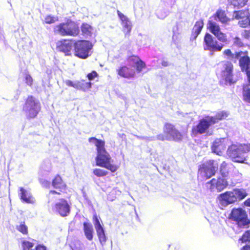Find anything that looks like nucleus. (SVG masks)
Instances as JSON below:
<instances>
[{
    "instance_id": "obj_28",
    "label": "nucleus",
    "mask_w": 250,
    "mask_h": 250,
    "mask_svg": "<svg viewBox=\"0 0 250 250\" xmlns=\"http://www.w3.org/2000/svg\"><path fill=\"white\" fill-rule=\"evenodd\" d=\"M248 0H229V3L230 6H233L234 8L237 9L240 8L244 6Z\"/></svg>"
},
{
    "instance_id": "obj_4",
    "label": "nucleus",
    "mask_w": 250,
    "mask_h": 250,
    "mask_svg": "<svg viewBox=\"0 0 250 250\" xmlns=\"http://www.w3.org/2000/svg\"><path fill=\"white\" fill-rule=\"evenodd\" d=\"M54 31L62 36H76L80 32L78 25L71 20H67L66 22L56 26Z\"/></svg>"
},
{
    "instance_id": "obj_35",
    "label": "nucleus",
    "mask_w": 250,
    "mask_h": 250,
    "mask_svg": "<svg viewBox=\"0 0 250 250\" xmlns=\"http://www.w3.org/2000/svg\"><path fill=\"white\" fill-rule=\"evenodd\" d=\"M243 95L244 100L250 103V88L245 87L243 88Z\"/></svg>"
},
{
    "instance_id": "obj_8",
    "label": "nucleus",
    "mask_w": 250,
    "mask_h": 250,
    "mask_svg": "<svg viewBox=\"0 0 250 250\" xmlns=\"http://www.w3.org/2000/svg\"><path fill=\"white\" fill-rule=\"evenodd\" d=\"M230 215L231 218L237 222L239 227H244L250 222L246 212L242 208L233 209Z\"/></svg>"
},
{
    "instance_id": "obj_53",
    "label": "nucleus",
    "mask_w": 250,
    "mask_h": 250,
    "mask_svg": "<svg viewBox=\"0 0 250 250\" xmlns=\"http://www.w3.org/2000/svg\"><path fill=\"white\" fill-rule=\"evenodd\" d=\"M54 194H59L60 193L59 192L56 191L55 190H51L49 194V197H51L52 195H54Z\"/></svg>"
},
{
    "instance_id": "obj_11",
    "label": "nucleus",
    "mask_w": 250,
    "mask_h": 250,
    "mask_svg": "<svg viewBox=\"0 0 250 250\" xmlns=\"http://www.w3.org/2000/svg\"><path fill=\"white\" fill-rule=\"evenodd\" d=\"M166 140L178 141L181 139V133L170 124H166L164 128Z\"/></svg>"
},
{
    "instance_id": "obj_32",
    "label": "nucleus",
    "mask_w": 250,
    "mask_h": 250,
    "mask_svg": "<svg viewBox=\"0 0 250 250\" xmlns=\"http://www.w3.org/2000/svg\"><path fill=\"white\" fill-rule=\"evenodd\" d=\"M81 30L84 36H89L91 32L92 27L87 23H83L81 26Z\"/></svg>"
},
{
    "instance_id": "obj_21",
    "label": "nucleus",
    "mask_w": 250,
    "mask_h": 250,
    "mask_svg": "<svg viewBox=\"0 0 250 250\" xmlns=\"http://www.w3.org/2000/svg\"><path fill=\"white\" fill-rule=\"evenodd\" d=\"M83 231L86 238L89 241H92L93 238L94 229L92 224L88 222H84Z\"/></svg>"
},
{
    "instance_id": "obj_43",
    "label": "nucleus",
    "mask_w": 250,
    "mask_h": 250,
    "mask_svg": "<svg viewBox=\"0 0 250 250\" xmlns=\"http://www.w3.org/2000/svg\"><path fill=\"white\" fill-rule=\"evenodd\" d=\"M82 86L83 87V88H81L82 90H83L84 91H86L87 89H89L91 88V83L90 82H81Z\"/></svg>"
},
{
    "instance_id": "obj_50",
    "label": "nucleus",
    "mask_w": 250,
    "mask_h": 250,
    "mask_svg": "<svg viewBox=\"0 0 250 250\" xmlns=\"http://www.w3.org/2000/svg\"><path fill=\"white\" fill-rule=\"evenodd\" d=\"M137 138L139 139H141L143 140H145L148 141H151L154 140L153 137H142V136H137Z\"/></svg>"
},
{
    "instance_id": "obj_1",
    "label": "nucleus",
    "mask_w": 250,
    "mask_h": 250,
    "mask_svg": "<svg viewBox=\"0 0 250 250\" xmlns=\"http://www.w3.org/2000/svg\"><path fill=\"white\" fill-rule=\"evenodd\" d=\"M88 141L89 143H93L96 146L97 151V155L96 157V165L106 168L112 172L116 171L118 167L112 164L113 161L105 149L104 142L95 137H91L89 138Z\"/></svg>"
},
{
    "instance_id": "obj_46",
    "label": "nucleus",
    "mask_w": 250,
    "mask_h": 250,
    "mask_svg": "<svg viewBox=\"0 0 250 250\" xmlns=\"http://www.w3.org/2000/svg\"><path fill=\"white\" fill-rule=\"evenodd\" d=\"M97 75V73L95 71H93L92 72L89 73L87 75V78L89 80H93L95 77H96Z\"/></svg>"
},
{
    "instance_id": "obj_37",
    "label": "nucleus",
    "mask_w": 250,
    "mask_h": 250,
    "mask_svg": "<svg viewBox=\"0 0 250 250\" xmlns=\"http://www.w3.org/2000/svg\"><path fill=\"white\" fill-rule=\"evenodd\" d=\"M93 173L97 177H102L106 175L108 172L104 169L96 168L94 169Z\"/></svg>"
},
{
    "instance_id": "obj_27",
    "label": "nucleus",
    "mask_w": 250,
    "mask_h": 250,
    "mask_svg": "<svg viewBox=\"0 0 250 250\" xmlns=\"http://www.w3.org/2000/svg\"><path fill=\"white\" fill-rule=\"evenodd\" d=\"M52 186L55 188L62 189L65 188V184L62 182L61 177L59 175H57L53 180Z\"/></svg>"
},
{
    "instance_id": "obj_34",
    "label": "nucleus",
    "mask_w": 250,
    "mask_h": 250,
    "mask_svg": "<svg viewBox=\"0 0 250 250\" xmlns=\"http://www.w3.org/2000/svg\"><path fill=\"white\" fill-rule=\"evenodd\" d=\"M22 247L23 250H31L34 247V244L31 242L27 240H23L22 241Z\"/></svg>"
},
{
    "instance_id": "obj_7",
    "label": "nucleus",
    "mask_w": 250,
    "mask_h": 250,
    "mask_svg": "<svg viewBox=\"0 0 250 250\" xmlns=\"http://www.w3.org/2000/svg\"><path fill=\"white\" fill-rule=\"evenodd\" d=\"M23 110L28 118H35L40 110V103L33 97H29L26 100Z\"/></svg>"
},
{
    "instance_id": "obj_36",
    "label": "nucleus",
    "mask_w": 250,
    "mask_h": 250,
    "mask_svg": "<svg viewBox=\"0 0 250 250\" xmlns=\"http://www.w3.org/2000/svg\"><path fill=\"white\" fill-rule=\"evenodd\" d=\"M17 229L23 234H26L28 232V228L25 225L24 222H21L19 226L17 227Z\"/></svg>"
},
{
    "instance_id": "obj_29",
    "label": "nucleus",
    "mask_w": 250,
    "mask_h": 250,
    "mask_svg": "<svg viewBox=\"0 0 250 250\" xmlns=\"http://www.w3.org/2000/svg\"><path fill=\"white\" fill-rule=\"evenodd\" d=\"M135 62L136 70L138 72H140L142 69L145 66V63L136 56H132L130 59Z\"/></svg>"
},
{
    "instance_id": "obj_14",
    "label": "nucleus",
    "mask_w": 250,
    "mask_h": 250,
    "mask_svg": "<svg viewBox=\"0 0 250 250\" xmlns=\"http://www.w3.org/2000/svg\"><path fill=\"white\" fill-rule=\"evenodd\" d=\"M229 144V140L227 138L217 139L212 144V151L217 155H221Z\"/></svg>"
},
{
    "instance_id": "obj_30",
    "label": "nucleus",
    "mask_w": 250,
    "mask_h": 250,
    "mask_svg": "<svg viewBox=\"0 0 250 250\" xmlns=\"http://www.w3.org/2000/svg\"><path fill=\"white\" fill-rule=\"evenodd\" d=\"M228 113L225 111H220L217 113L215 116H211L214 119L215 123H217L219 120H222L226 119L228 116Z\"/></svg>"
},
{
    "instance_id": "obj_55",
    "label": "nucleus",
    "mask_w": 250,
    "mask_h": 250,
    "mask_svg": "<svg viewBox=\"0 0 250 250\" xmlns=\"http://www.w3.org/2000/svg\"><path fill=\"white\" fill-rule=\"evenodd\" d=\"M168 64V63L167 61H163L162 62V65L164 66H167Z\"/></svg>"
},
{
    "instance_id": "obj_18",
    "label": "nucleus",
    "mask_w": 250,
    "mask_h": 250,
    "mask_svg": "<svg viewBox=\"0 0 250 250\" xmlns=\"http://www.w3.org/2000/svg\"><path fill=\"white\" fill-rule=\"evenodd\" d=\"M74 44L75 43L72 41L64 40L58 43L57 48L59 51L64 52L68 55L72 47H74Z\"/></svg>"
},
{
    "instance_id": "obj_51",
    "label": "nucleus",
    "mask_w": 250,
    "mask_h": 250,
    "mask_svg": "<svg viewBox=\"0 0 250 250\" xmlns=\"http://www.w3.org/2000/svg\"><path fill=\"white\" fill-rule=\"evenodd\" d=\"M157 138L158 140H161V141H164L166 140V134H159L157 136Z\"/></svg>"
},
{
    "instance_id": "obj_12",
    "label": "nucleus",
    "mask_w": 250,
    "mask_h": 250,
    "mask_svg": "<svg viewBox=\"0 0 250 250\" xmlns=\"http://www.w3.org/2000/svg\"><path fill=\"white\" fill-rule=\"evenodd\" d=\"M93 224L96 231L99 241L102 246H104L107 240V237L105 234V230L102 225V222H100L96 214L93 216Z\"/></svg>"
},
{
    "instance_id": "obj_40",
    "label": "nucleus",
    "mask_w": 250,
    "mask_h": 250,
    "mask_svg": "<svg viewBox=\"0 0 250 250\" xmlns=\"http://www.w3.org/2000/svg\"><path fill=\"white\" fill-rule=\"evenodd\" d=\"M226 166L227 163H225V162H223L220 166V172L223 177H226L228 173V171L226 169Z\"/></svg>"
},
{
    "instance_id": "obj_10",
    "label": "nucleus",
    "mask_w": 250,
    "mask_h": 250,
    "mask_svg": "<svg viewBox=\"0 0 250 250\" xmlns=\"http://www.w3.org/2000/svg\"><path fill=\"white\" fill-rule=\"evenodd\" d=\"M215 124L213 118L207 116L206 119L200 120L198 125L193 127V132L195 134H203L206 132L211 125Z\"/></svg>"
},
{
    "instance_id": "obj_56",
    "label": "nucleus",
    "mask_w": 250,
    "mask_h": 250,
    "mask_svg": "<svg viewBox=\"0 0 250 250\" xmlns=\"http://www.w3.org/2000/svg\"><path fill=\"white\" fill-rule=\"evenodd\" d=\"M245 203L246 206H250V199H247Z\"/></svg>"
},
{
    "instance_id": "obj_47",
    "label": "nucleus",
    "mask_w": 250,
    "mask_h": 250,
    "mask_svg": "<svg viewBox=\"0 0 250 250\" xmlns=\"http://www.w3.org/2000/svg\"><path fill=\"white\" fill-rule=\"evenodd\" d=\"M40 183L43 187H48L50 185V183L48 181H46L45 180H40Z\"/></svg>"
},
{
    "instance_id": "obj_26",
    "label": "nucleus",
    "mask_w": 250,
    "mask_h": 250,
    "mask_svg": "<svg viewBox=\"0 0 250 250\" xmlns=\"http://www.w3.org/2000/svg\"><path fill=\"white\" fill-rule=\"evenodd\" d=\"M208 28L211 33L214 35L221 31L220 27L218 24L215 21L209 20L208 23Z\"/></svg>"
},
{
    "instance_id": "obj_48",
    "label": "nucleus",
    "mask_w": 250,
    "mask_h": 250,
    "mask_svg": "<svg viewBox=\"0 0 250 250\" xmlns=\"http://www.w3.org/2000/svg\"><path fill=\"white\" fill-rule=\"evenodd\" d=\"M234 43L238 46H241L242 45V43L240 39L237 37L234 39Z\"/></svg>"
},
{
    "instance_id": "obj_6",
    "label": "nucleus",
    "mask_w": 250,
    "mask_h": 250,
    "mask_svg": "<svg viewBox=\"0 0 250 250\" xmlns=\"http://www.w3.org/2000/svg\"><path fill=\"white\" fill-rule=\"evenodd\" d=\"M203 48L204 50L209 51L212 55L215 52L221 51L224 44L219 43L217 41L211 34L206 33L203 41Z\"/></svg>"
},
{
    "instance_id": "obj_20",
    "label": "nucleus",
    "mask_w": 250,
    "mask_h": 250,
    "mask_svg": "<svg viewBox=\"0 0 250 250\" xmlns=\"http://www.w3.org/2000/svg\"><path fill=\"white\" fill-rule=\"evenodd\" d=\"M19 195L22 202H25L28 204H33L35 202V200L34 198L32 196L31 192L23 188H20V191L19 192Z\"/></svg>"
},
{
    "instance_id": "obj_5",
    "label": "nucleus",
    "mask_w": 250,
    "mask_h": 250,
    "mask_svg": "<svg viewBox=\"0 0 250 250\" xmlns=\"http://www.w3.org/2000/svg\"><path fill=\"white\" fill-rule=\"evenodd\" d=\"M92 47L93 45L89 41H78L74 44L75 55L81 59H85L91 55Z\"/></svg>"
},
{
    "instance_id": "obj_23",
    "label": "nucleus",
    "mask_w": 250,
    "mask_h": 250,
    "mask_svg": "<svg viewBox=\"0 0 250 250\" xmlns=\"http://www.w3.org/2000/svg\"><path fill=\"white\" fill-rule=\"evenodd\" d=\"M204 25V23L202 21H197L193 29H192V35H191V38L193 40H195L199 34L200 33Z\"/></svg>"
},
{
    "instance_id": "obj_15",
    "label": "nucleus",
    "mask_w": 250,
    "mask_h": 250,
    "mask_svg": "<svg viewBox=\"0 0 250 250\" xmlns=\"http://www.w3.org/2000/svg\"><path fill=\"white\" fill-rule=\"evenodd\" d=\"M223 69L222 71V77L226 82L231 84L235 83L232 78L233 65L229 62H224L223 64Z\"/></svg>"
},
{
    "instance_id": "obj_42",
    "label": "nucleus",
    "mask_w": 250,
    "mask_h": 250,
    "mask_svg": "<svg viewBox=\"0 0 250 250\" xmlns=\"http://www.w3.org/2000/svg\"><path fill=\"white\" fill-rule=\"evenodd\" d=\"M72 250H83L82 246L80 242H76L73 246H71Z\"/></svg>"
},
{
    "instance_id": "obj_44",
    "label": "nucleus",
    "mask_w": 250,
    "mask_h": 250,
    "mask_svg": "<svg viewBox=\"0 0 250 250\" xmlns=\"http://www.w3.org/2000/svg\"><path fill=\"white\" fill-rule=\"evenodd\" d=\"M25 83L27 85L31 86L32 85L33 79L29 74H26L25 77Z\"/></svg>"
},
{
    "instance_id": "obj_41",
    "label": "nucleus",
    "mask_w": 250,
    "mask_h": 250,
    "mask_svg": "<svg viewBox=\"0 0 250 250\" xmlns=\"http://www.w3.org/2000/svg\"><path fill=\"white\" fill-rule=\"evenodd\" d=\"M240 239L242 242L250 241V230L245 232Z\"/></svg>"
},
{
    "instance_id": "obj_45",
    "label": "nucleus",
    "mask_w": 250,
    "mask_h": 250,
    "mask_svg": "<svg viewBox=\"0 0 250 250\" xmlns=\"http://www.w3.org/2000/svg\"><path fill=\"white\" fill-rule=\"evenodd\" d=\"M81 82H76L74 83L73 87L79 90H81L83 88Z\"/></svg>"
},
{
    "instance_id": "obj_24",
    "label": "nucleus",
    "mask_w": 250,
    "mask_h": 250,
    "mask_svg": "<svg viewBox=\"0 0 250 250\" xmlns=\"http://www.w3.org/2000/svg\"><path fill=\"white\" fill-rule=\"evenodd\" d=\"M215 21H219L222 23H226L229 19L227 18L224 11L222 10H218L214 16Z\"/></svg>"
},
{
    "instance_id": "obj_57",
    "label": "nucleus",
    "mask_w": 250,
    "mask_h": 250,
    "mask_svg": "<svg viewBox=\"0 0 250 250\" xmlns=\"http://www.w3.org/2000/svg\"><path fill=\"white\" fill-rule=\"evenodd\" d=\"M158 17H159V18H161V19L163 18V17H160V16H159V15H158Z\"/></svg>"
},
{
    "instance_id": "obj_2",
    "label": "nucleus",
    "mask_w": 250,
    "mask_h": 250,
    "mask_svg": "<svg viewBox=\"0 0 250 250\" xmlns=\"http://www.w3.org/2000/svg\"><path fill=\"white\" fill-rule=\"evenodd\" d=\"M250 152V144H233L227 150V155L234 162L243 163Z\"/></svg>"
},
{
    "instance_id": "obj_19",
    "label": "nucleus",
    "mask_w": 250,
    "mask_h": 250,
    "mask_svg": "<svg viewBox=\"0 0 250 250\" xmlns=\"http://www.w3.org/2000/svg\"><path fill=\"white\" fill-rule=\"evenodd\" d=\"M219 199L221 202V204L225 206L233 203L237 201L233 191H227L219 195Z\"/></svg>"
},
{
    "instance_id": "obj_33",
    "label": "nucleus",
    "mask_w": 250,
    "mask_h": 250,
    "mask_svg": "<svg viewBox=\"0 0 250 250\" xmlns=\"http://www.w3.org/2000/svg\"><path fill=\"white\" fill-rule=\"evenodd\" d=\"M247 15V12L243 10L234 11L233 12V17L236 19H242Z\"/></svg>"
},
{
    "instance_id": "obj_54",
    "label": "nucleus",
    "mask_w": 250,
    "mask_h": 250,
    "mask_svg": "<svg viewBox=\"0 0 250 250\" xmlns=\"http://www.w3.org/2000/svg\"><path fill=\"white\" fill-rule=\"evenodd\" d=\"M241 250H250V245H245L243 246Z\"/></svg>"
},
{
    "instance_id": "obj_3",
    "label": "nucleus",
    "mask_w": 250,
    "mask_h": 250,
    "mask_svg": "<svg viewBox=\"0 0 250 250\" xmlns=\"http://www.w3.org/2000/svg\"><path fill=\"white\" fill-rule=\"evenodd\" d=\"M224 54L227 56L228 59L231 61L236 62L239 60V65L241 70L243 72H245L248 82L250 83V58L245 55L244 53L242 52H235L234 54L232 53L230 49H226L224 52Z\"/></svg>"
},
{
    "instance_id": "obj_9",
    "label": "nucleus",
    "mask_w": 250,
    "mask_h": 250,
    "mask_svg": "<svg viewBox=\"0 0 250 250\" xmlns=\"http://www.w3.org/2000/svg\"><path fill=\"white\" fill-rule=\"evenodd\" d=\"M218 164L216 161L210 160L207 163L202 165L199 168V171L203 173V175L207 179H209L214 175L216 171L218 170Z\"/></svg>"
},
{
    "instance_id": "obj_13",
    "label": "nucleus",
    "mask_w": 250,
    "mask_h": 250,
    "mask_svg": "<svg viewBox=\"0 0 250 250\" xmlns=\"http://www.w3.org/2000/svg\"><path fill=\"white\" fill-rule=\"evenodd\" d=\"M53 209L61 216L65 217L69 214L70 207L66 200L61 199L55 204Z\"/></svg>"
},
{
    "instance_id": "obj_49",
    "label": "nucleus",
    "mask_w": 250,
    "mask_h": 250,
    "mask_svg": "<svg viewBox=\"0 0 250 250\" xmlns=\"http://www.w3.org/2000/svg\"><path fill=\"white\" fill-rule=\"evenodd\" d=\"M31 250H46V248L43 245H39L37 246L34 249Z\"/></svg>"
},
{
    "instance_id": "obj_31",
    "label": "nucleus",
    "mask_w": 250,
    "mask_h": 250,
    "mask_svg": "<svg viewBox=\"0 0 250 250\" xmlns=\"http://www.w3.org/2000/svg\"><path fill=\"white\" fill-rule=\"evenodd\" d=\"M238 24L241 27L246 28L250 26V15H247L244 18L241 19Z\"/></svg>"
},
{
    "instance_id": "obj_17",
    "label": "nucleus",
    "mask_w": 250,
    "mask_h": 250,
    "mask_svg": "<svg viewBox=\"0 0 250 250\" xmlns=\"http://www.w3.org/2000/svg\"><path fill=\"white\" fill-rule=\"evenodd\" d=\"M117 15L121 21V24L125 34L126 35L130 33L132 29L131 22L130 20L119 10L117 11Z\"/></svg>"
},
{
    "instance_id": "obj_22",
    "label": "nucleus",
    "mask_w": 250,
    "mask_h": 250,
    "mask_svg": "<svg viewBox=\"0 0 250 250\" xmlns=\"http://www.w3.org/2000/svg\"><path fill=\"white\" fill-rule=\"evenodd\" d=\"M117 72L120 76L126 78L133 77L135 75L134 71L126 66L121 67L117 70Z\"/></svg>"
},
{
    "instance_id": "obj_16",
    "label": "nucleus",
    "mask_w": 250,
    "mask_h": 250,
    "mask_svg": "<svg viewBox=\"0 0 250 250\" xmlns=\"http://www.w3.org/2000/svg\"><path fill=\"white\" fill-rule=\"evenodd\" d=\"M225 177H219L217 180L213 178L209 182L207 183V185H210L209 189L211 191H214V189H217L218 192H221L224 190L228 186V183L225 179Z\"/></svg>"
},
{
    "instance_id": "obj_38",
    "label": "nucleus",
    "mask_w": 250,
    "mask_h": 250,
    "mask_svg": "<svg viewBox=\"0 0 250 250\" xmlns=\"http://www.w3.org/2000/svg\"><path fill=\"white\" fill-rule=\"evenodd\" d=\"M217 39L221 42H225L227 41V36L225 34L221 32V31L218 32L214 35Z\"/></svg>"
},
{
    "instance_id": "obj_39",
    "label": "nucleus",
    "mask_w": 250,
    "mask_h": 250,
    "mask_svg": "<svg viewBox=\"0 0 250 250\" xmlns=\"http://www.w3.org/2000/svg\"><path fill=\"white\" fill-rule=\"evenodd\" d=\"M58 20V18L54 16H51V15H48L46 16L44 19V22L46 23L51 24L54 23L56 21H57Z\"/></svg>"
},
{
    "instance_id": "obj_52",
    "label": "nucleus",
    "mask_w": 250,
    "mask_h": 250,
    "mask_svg": "<svg viewBox=\"0 0 250 250\" xmlns=\"http://www.w3.org/2000/svg\"><path fill=\"white\" fill-rule=\"evenodd\" d=\"M65 83L67 85L73 87L74 83L69 80H66Z\"/></svg>"
},
{
    "instance_id": "obj_25",
    "label": "nucleus",
    "mask_w": 250,
    "mask_h": 250,
    "mask_svg": "<svg viewBox=\"0 0 250 250\" xmlns=\"http://www.w3.org/2000/svg\"><path fill=\"white\" fill-rule=\"evenodd\" d=\"M233 192L236 200H242L248 195L246 190L244 188H235L233 190Z\"/></svg>"
}]
</instances>
